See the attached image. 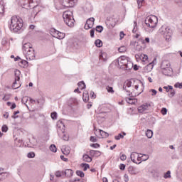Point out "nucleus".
<instances>
[{"instance_id":"nucleus-1","label":"nucleus","mask_w":182,"mask_h":182,"mask_svg":"<svg viewBox=\"0 0 182 182\" xmlns=\"http://www.w3.org/2000/svg\"><path fill=\"white\" fill-rule=\"evenodd\" d=\"M132 87H134V90L132 89V81H125L123 86V89L124 90H126V92H128L129 93L134 90V92H137L138 95H140V93H143V91L144 90V85L140 80H134Z\"/></svg>"},{"instance_id":"nucleus-2","label":"nucleus","mask_w":182,"mask_h":182,"mask_svg":"<svg viewBox=\"0 0 182 182\" xmlns=\"http://www.w3.org/2000/svg\"><path fill=\"white\" fill-rule=\"evenodd\" d=\"M22 26H23V21L19 17L12 16L10 24V29L13 31V32H18V31H21L22 29Z\"/></svg>"},{"instance_id":"nucleus-3","label":"nucleus","mask_w":182,"mask_h":182,"mask_svg":"<svg viewBox=\"0 0 182 182\" xmlns=\"http://www.w3.org/2000/svg\"><path fill=\"white\" fill-rule=\"evenodd\" d=\"M118 65L122 69H126V70H130L133 69V63L130 61V58L129 57H126L122 55L118 58Z\"/></svg>"},{"instance_id":"nucleus-4","label":"nucleus","mask_w":182,"mask_h":182,"mask_svg":"<svg viewBox=\"0 0 182 182\" xmlns=\"http://www.w3.org/2000/svg\"><path fill=\"white\" fill-rule=\"evenodd\" d=\"M63 18L68 26L72 27L75 25V18H73V13L72 11H65L63 14Z\"/></svg>"},{"instance_id":"nucleus-5","label":"nucleus","mask_w":182,"mask_h":182,"mask_svg":"<svg viewBox=\"0 0 182 182\" xmlns=\"http://www.w3.org/2000/svg\"><path fill=\"white\" fill-rule=\"evenodd\" d=\"M143 156H140V154H137V152H132L131 153V160L135 164H140L141 161H146V160H149V156H145V158H142Z\"/></svg>"},{"instance_id":"nucleus-6","label":"nucleus","mask_w":182,"mask_h":182,"mask_svg":"<svg viewBox=\"0 0 182 182\" xmlns=\"http://www.w3.org/2000/svg\"><path fill=\"white\" fill-rule=\"evenodd\" d=\"M159 22V18L156 16H150L146 18L145 24L148 28H156L157 26V23Z\"/></svg>"},{"instance_id":"nucleus-7","label":"nucleus","mask_w":182,"mask_h":182,"mask_svg":"<svg viewBox=\"0 0 182 182\" xmlns=\"http://www.w3.org/2000/svg\"><path fill=\"white\" fill-rule=\"evenodd\" d=\"M159 32L166 41H170V39H171V30L166 26H162L159 28Z\"/></svg>"},{"instance_id":"nucleus-8","label":"nucleus","mask_w":182,"mask_h":182,"mask_svg":"<svg viewBox=\"0 0 182 182\" xmlns=\"http://www.w3.org/2000/svg\"><path fill=\"white\" fill-rule=\"evenodd\" d=\"M21 75V71L16 70L15 71V80L13 83L12 87L13 89H19V87L21 86V77H19Z\"/></svg>"},{"instance_id":"nucleus-9","label":"nucleus","mask_w":182,"mask_h":182,"mask_svg":"<svg viewBox=\"0 0 182 182\" xmlns=\"http://www.w3.org/2000/svg\"><path fill=\"white\" fill-rule=\"evenodd\" d=\"M161 68L162 69V73L166 75H168L170 72H171V68H170V63L168 61H163Z\"/></svg>"},{"instance_id":"nucleus-10","label":"nucleus","mask_w":182,"mask_h":182,"mask_svg":"<svg viewBox=\"0 0 182 182\" xmlns=\"http://www.w3.org/2000/svg\"><path fill=\"white\" fill-rule=\"evenodd\" d=\"M59 2L65 8H72V6H75L76 0H59Z\"/></svg>"},{"instance_id":"nucleus-11","label":"nucleus","mask_w":182,"mask_h":182,"mask_svg":"<svg viewBox=\"0 0 182 182\" xmlns=\"http://www.w3.org/2000/svg\"><path fill=\"white\" fill-rule=\"evenodd\" d=\"M151 107L150 103H145L138 107V112L139 113H147Z\"/></svg>"},{"instance_id":"nucleus-12","label":"nucleus","mask_w":182,"mask_h":182,"mask_svg":"<svg viewBox=\"0 0 182 182\" xmlns=\"http://www.w3.org/2000/svg\"><path fill=\"white\" fill-rule=\"evenodd\" d=\"M65 125H63V128L61 129L60 127H58L57 129V132L58 134V136L61 137V139H63V140H65V141L69 140V136L65 134Z\"/></svg>"},{"instance_id":"nucleus-13","label":"nucleus","mask_w":182,"mask_h":182,"mask_svg":"<svg viewBox=\"0 0 182 182\" xmlns=\"http://www.w3.org/2000/svg\"><path fill=\"white\" fill-rule=\"evenodd\" d=\"M51 33L53 36L57 39H63L65 38V33L60 32L55 28L51 30Z\"/></svg>"},{"instance_id":"nucleus-14","label":"nucleus","mask_w":182,"mask_h":182,"mask_svg":"<svg viewBox=\"0 0 182 182\" xmlns=\"http://www.w3.org/2000/svg\"><path fill=\"white\" fill-rule=\"evenodd\" d=\"M27 60H33L35 59V49L31 48L27 53H24Z\"/></svg>"},{"instance_id":"nucleus-15","label":"nucleus","mask_w":182,"mask_h":182,"mask_svg":"<svg viewBox=\"0 0 182 182\" xmlns=\"http://www.w3.org/2000/svg\"><path fill=\"white\" fill-rule=\"evenodd\" d=\"M93 25H95V18L91 17L87 20L85 25V29H92V28H93Z\"/></svg>"},{"instance_id":"nucleus-16","label":"nucleus","mask_w":182,"mask_h":182,"mask_svg":"<svg viewBox=\"0 0 182 182\" xmlns=\"http://www.w3.org/2000/svg\"><path fill=\"white\" fill-rule=\"evenodd\" d=\"M33 48L32 47V44L31 43H26L23 45V54L28 53V50H31V49Z\"/></svg>"},{"instance_id":"nucleus-17","label":"nucleus","mask_w":182,"mask_h":182,"mask_svg":"<svg viewBox=\"0 0 182 182\" xmlns=\"http://www.w3.org/2000/svg\"><path fill=\"white\" fill-rule=\"evenodd\" d=\"M18 59H19L20 60V62L18 63V65L19 66H21V68H26L28 66V61L25 60H21L20 58H16V60H18Z\"/></svg>"},{"instance_id":"nucleus-18","label":"nucleus","mask_w":182,"mask_h":182,"mask_svg":"<svg viewBox=\"0 0 182 182\" xmlns=\"http://www.w3.org/2000/svg\"><path fill=\"white\" fill-rule=\"evenodd\" d=\"M128 172L129 173V174H132V176L139 174V171H137V170H136V168L133 166H129L128 168Z\"/></svg>"},{"instance_id":"nucleus-19","label":"nucleus","mask_w":182,"mask_h":182,"mask_svg":"<svg viewBox=\"0 0 182 182\" xmlns=\"http://www.w3.org/2000/svg\"><path fill=\"white\" fill-rule=\"evenodd\" d=\"M107 53L105 52H101L100 54V60H103V62L107 61Z\"/></svg>"},{"instance_id":"nucleus-20","label":"nucleus","mask_w":182,"mask_h":182,"mask_svg":"<svg viewBox=\"0 0 182 182\" xmlns=\"http://www.w3.org/2000/svg\"><path fill=\"white\" fill-rule=\"evenodd\" d=\"M64 174L65 177H68V178H70L73 176V171L72 169H66L64 171Z\"/></svg>"},{"instance_id":"nucleus-21","label":"nucleus","mask_w":182,"mask_h":182,"mask_svg":"<svg viewBox=\"0 0 182 182\" xmlns=\"http://www.w3.org/2000/svg\"><path fill=\"white\" fill-rule=\"evenodd\" d=\"M62 153H63L65 156H68L70 153V147L64 146L62 149Z\"/></svg>"},{"instance_id":"nucleus-22","label":"nucleus","mask_w":182,"mask_h":182,"mask_svg":"<svg viewBox=\"0 0 182 182\" xmlns=\"http://www.w3.org/2000/svg\"><path fill=\"white\" fill-rule=\"evenodd\" d=\"M82 160L87 163H90L92 161V158L87 154H84L82 156Z\"/></svg>"},{"instance_id":"nucleus-23","label":"nucleus","mask_w":182,"mask_h":182,"mask_svg":"<svg viewBox=\"0 0 182 182\" xmlns=\"http://www.w3.org/2000/svg\"><path fill=\"white\" fill-rule=\"evenodd\" d=\"M169 88V97H173L174 96V95H176V91H174V90H173V86L169 85L168 86Z\"/></svg>"},{"instance_id":"nucleus-24","label":"nucleus","mask_w":182,"mask_h":182,"mask_svg":"<svg viewBox=\"0 0 182 182\" xmlns=\"http://www.w3.org/2000/svg\"><path fill=\"white\" fill-rule=\"evenodd\" d=\"M153 70V63H149L148 64L145 68H144V70H146V72H151Z\"/></svg>"},{"instance_id":"nucleus-25","label":"nucleus","mask_w":182,"mask_h":182,"mask_svg":"<svg viewBox=\"0 0 182 182\" xmlns=\"http://www.w3.org/2000/svg\"><path fill=\"white\" fill-rule=\"evenodd\" d=\"M80 167L81 168H82L83 171H86L87 170V168H90V166L87 164H80Z\"/></svg>"},{"instance_id":"nucleus-26","label":"nucleus","mask_w":182,"mask_h":182,"mask_svg":"<svg viewBox=\"0 0 182 182\" xmlns=\"http://www.w3.org/2000/svg\"><path fill=\"white\" fill-rule=\"evenodd\" d=\"M95 43V46H97V48H102V46H103V43L102 42V40H100V39L96 40Z\"/></svg>"},{"instance_id":"nucleus-27","label":"nucleus","mask_w":182,"mask_h":182,"mask_svg":"<svg viewBox=\"0 0 182 182\" xmlns=\"http://www.w3.org/2000/svg\"><path fill=\"white\" fill-rule=\"evenodd\" d=\"M146 136L148 139H151L153 137V131L148 129L146 132Z\"/></svg>"},{"instance_id":"nucleus-28","label":"nucleus","mask_w":182,"mask_h":182,"mask_svg":"<svg viewBox=\"0 0 182 182\" xmlns=\"http://www.w3.org/2000/svg\"><path fill=\"white\" fill-rule=\"evenodd\" d=\"M78 87H80V89H81V90H83V89L86 88V85H85V82L81 81L80 82H78Z\"/></svg>"},{"instance_id":"nucleus-29","label":"nucleus","mask_w":182,"mask_h":182,"mask_svg":"<svg viewBox=\"0 0 182 182\" xmlns=\"http://www.w3.org/2000/svg\"><path fill=\"white\" fill-rule=\"evenodd\" d=\"M99 132H100L102 137H109V133H107L103 130H101V129H99Z\"/></svg>"},{"instance_id":"nucleus-30","label":"nucleus","mask_w":182,"mask_h":182,"mask_svg":"<svg viewBox=\"0 0 182 182\" xmlns=\"http://www.w3.org/2000/svg\"><path fill=\"white\" fill-rule=\"evenodd\" d=\"M50 150L53 153H56V151H58V149L56 148V146L55 144H51L50 146Z\"/></svg>"},{"instance_id":"nucleus-31","label":"nucleus","mask_w":182,"mask_h":182,"mask_svg":"<svg viewBox=\"0 0 182 182\" xmlns=\"http://www.w3.org/2000/svg\"><path fill=\"white\" fill-rule=\"evenodd\" d=\"M126 50H127V48H126V46H121L118 48L119 53H124Z\"/></svg>"},{"instance_id":"nucleus-32","label":"nucleus","mask_w":182,"mask_h":182,"mask_svg":"<svg viewBox=\"0 0 182 182\" xmlns=\"http://www.w3.org/2000/svg\"><path fill=\"white\" fill-rule=\"evenodd\" d=\"M141 60H142V62H146V60H147V59H149V56H147V55L146 54H142L140 56Z\"/></svg>"},{"instance_id":"nucleus-33","label":"nucleus","mask_w":182,"mask_h":182,"mask_svg":"<svg viewBox=\"0 0 182 182\" xmlns=\"http://www.w3.org/2000/svg\"><path fill=\"white\" fill-rule=\"evenodd\" d=\"M76 174L77 176H78V177H81V178L85 177V173H83V171H77Z\"/></svg>"},{"instance_id":"nucleus-34","label":"nucleus","mask_w":182,"mask_h":182,"mask_svg":"<svg viewBox=\"0 0 182 182\" xmlns=\"http://www.w3.org/2000/svg\"><path fill=\"white\" fill-rule=\"evenodd\" d=\"M4 6L2 0H0V14H4Z\"/></svg>"},{"instance_id":"nucleus-35","label":"nucleus","mask_w":182,"mask_h":182,"mask_svg":"<svg viewBox=\"0 0 182 182\" xmlns=\"http://www.w3.org/2000/svg\"><path fill=\"white\" fill-rule=\"evenodd\" d=\"M97 32H99L100 33H101V32H103V26H97L95 28Z\"/></svg>"},{"instance_id":"nucleus-36","label":"nucleus","mask_w":182,"mask_h":182,"mask_svg":"<svg viewBox=\"0 0 182 182\" xmlns=\"http://www.w3.org/2000/svg\"><path fill=\"white\" fill-rule=\"evenodd\" d=\"M171 172L170 171H168L165 174H164V178H170L171 177Z\"/></svg>"},{"instance_id":"nucleus-37","label":"nucleus","mask_w":182,"mask_h":182,"mask_svg":"<svg viewBox=\"0 0 182 182\" xmlns=\"http://www.w3.org/2000/svg\"><path fill=\"white\" fill-rule=\"evenodd\" d=\"M50 116L53 120H56V119H58V113L56 112H52Z\"/></svg>"},{"instance_id":"nucleus-38","label":"nucleus","mask_w":182,"mask_h":182,"mask_svg":"<svg viewBox=\"0 0 182 182\" xmlns=\"http://www.w3.org/2000/svg\"><path fill=\"white\" fill-rule=\"evenodd\" d=\"M27 157H28V159H33L35 157V152H29L27 154Z\"/></svg>"},{"instance_id":"nucleus-39","label":"nucleus","mask_w":182,"mask_h":182,"mask_svg":"<svg viewBox=\"0 0 182 182\" xmlns=\"http://www.w3.org/2000/svg\"><path fill=\"white\" fill-rule=\"evenodd\" d=\"M107 90L108 93H114V90H113V87H107Z\"/></svg>"},{"instance_id":"nucleus-40","label":"nucleus","mask_w":182,"mask_h":182,"mask_svg":"<svg viewBox=\"0 0 182 182\" xmlns=\"http://www.w3.org/2000/svg\"><path fill=\"white\" fill-rule=\"evenodd\" d=\"M144 0H137L138 8H141Z\"/></svg>"},{"instance_id":"nucleus-41","label":"nucleus","mask_w":182,"mask_h":182,"mask_svg":"<svg viewBox=\"0 0 182 182\" xmlns=\"http://www.w3.org/2000/svg\"><path fill=\"white\" fill-rule=\"evenodd\" d=\"M1 131L6 133L8 132V127L6 125H3L1 127Z\"/></svg>"},{"instance_id":"nucleus-42","label":"nucleus","mask_w":182,"mask_h":182,"mask_svg":"<svg viewBox=\"0 0 182 182\" xmlns=\"http://www.w3.org/2000/svg\"><path fill=\"white\" fill-rule=\"evenodd\" d=\"M90 141H92V143H96V141H97V138H96V136H90Z\"/></svg>"},{"instance_id":"nucleus-43","label":"nucleus","mask_w":182,"mask_h":182,"mask_svg":"<svg viewBox=\"0 0 182 182\" xmlns=\"http://www.w3.org/2000/svg\"><path fill=\"white\" fill-rule=\"evenodd\" d=\"M161 114H163L164 116H165V114H167V109L163 107L161 110Z\"/></svg>"},{"instance_id":"nucleus-44","label":"nucleus","mask_w":182,"mask_h":182,"mask_svg":"<svg viewBox=\"0 0 182 182\" xmlns=\"http://www.w3.org/2000/svg\"><path fill=\"white\" fill-rule=\"evenodd\" d=\"M124 136L122 134H119L117 136H115V140H120V139H123Z\"/></svg>"},{"instance_id":"nucleus-45","label":"nucleus","mask_w":182,"mask_h":182,"mask_svg":"<svg viewBox=\"0 0 182 182\" xmlns=\"http://www.w3.org/2000/svg\"><path fill=\"white\" fill-rule=\"evenodd\" d=\"M90 147H93L94 149H99V147H100V144H90Z\"/></svg>"},{"instance_id":"nucleus-46","label":"nucleus","mask_w":182,"mask_h":182,"mask_svg":"<svg viewBox=\"0 0 182 182\" xmlns=\"http://www.w3.org/2000/svg\"><path fill=\"white\" fill-rule=\"evenodd\" d=\"M174 87H178V89H182V82H177L174 85Z\"/></svg>"},{"instance_id":"nucleus-47","label":"nucleus","mask_w":182,"mask_h":182,"mask_svg":"<svg viewBox=\"0 0 182 182\" xmlns=\"http://www.w3.org/2000/svg\"><path fill=\"white\" fill-rule=\"evenodd\" d=\"M16 114H19V111L14 112V115L11 116L12 119H18V116Z\"/></svg>"},{"instance_id":"nucleus-48","label":"nucleus","mask_w":182,"mask_h":182,"mask_svg":"<svg viewBox=\"0 0 182 182\" xmlns=\"http://www.w3.org/2000/svg\"><path fill=\"white\" fill-rule=\"evenodd\" d=\"M90 96L92 99H96V95H95V92L93 91L90 92Z\"/></svg>"},{"instance_id":"nucleus-49","label":"nucleus","mask_w":182,"mask_h":182,"mask_svg":"<svg viewBox=\"0 0 182 182\" xmlns=\"http://www.w3.org/2000/svg\"><path fill=\"white\" fill-rule=\"evenodd\" d=\"M143 43H150V38H145V39L143 41Z\"/></svg>"},{"instance_id":"nucleus-50","label":"nucleus","mask_w":182,"mask_h":182,"mask_svg":"<svg viewBox=\"0 0 182 182\" xmlns=\"http://www.w3.org/2000/svg\"><path fill=\"white\" fill-rule=\"evenodd\" d=\"M136 50H138V52H140V50H143V47H141L140 45H137L136 46Z\"/></svg>"},{"instance_id":"nucleus-51","label":"nucleus","mask_w":182,"mask_h":182,"mask_svg":"<svg viewBox=\"0 0 182 182\" xmlns=\"http://www.w3.org/2000/svg\"><path fill=\"white\" fill-rule=\"evenodd\" d=\"M55 176H57V177H62V173L59 171H57L55 173Z\"/></svg>"},{"instance_id":"nucleus-52","label":"nucleus","mask_w":182,"mask_h":182,"mask_svg":"<svg viewBox=\"0 0 182 182\" xmlns=\"http://www.w3.org/2000/svg\"><path fill=\"white\" fill-rule=\"evenodd\" d=\"M91 38H95V28L90 30V31Z\"/></svg>"},{"instance_id":"nucleus-53","label":"nucleus","mask_w":182,"mask_h":182,"mask_svg":"<svg viewBox=\"0 0 182 182\" xmlns=\"http://www.w3.org/2000/svg\"><path fill=\"white\" fill-rule=\"evenodd\" d=\"M120 159L122 161H124V160H126V159H127V156H126V154H123L121 156Z\"/></svg>"},{"instance_id":"nucleus-54","label":"nucleus","mask_w":182,"mask_h":182,"mask_svg":"<svg viewBox=\"0 0 182 182\" xmlns=\"http://www.w3.org/2000/svg\"><path fill=\"white\" fill-rule=\"evenodd\" d=\"M150 92H151V96H156L157 95V91L156 90H151Z\"/></svg>"},{"instance_id":"nucleus-55","label":"nucleus","mask_w":182,"mask_h":182,"mask_svg":"<svg viewBox=\"0 0 182 182\" xmlns=\"http://www.w3.org/2000/svg\"><path fill=\"white\" fill-rule=\"evenodd\" d=\"M102 152H100V151H95V157H99V156H101Z\"/></svg>"},{"instance_id":"nucleus-56","label":"nucleus","mask_w":182,"mask_h":182,"mask_svg":"<svg viewBox=\"0 0 182 182\" xmlns=\"http://www.w3.org/2000/svg\"><path fill=\"white\" fill-rule=\"evenodd\" d=\"M124 181L125 182H128V181H129V176H128L127 174H125V175L124 176Z\"/></svg>"},{"instance_id":"nucleus-57","label":"nucleus","mask_w":182,"mask_h":182,"mask_svg":"<svg viewBox=\"0 0 182 182\" xmlns=\"http://www.w3.org/2000/svg\"><path fill=\"white\" fill-rule=\"evenodd\" d=\"M3 100H4V102L9 100V95H4Z\"/></svg>"},{"instance_id":"nucleus-58","label":"nucleus","mask_w":182,"mask_h":182,"mask_svg":"<svg viewBox=\"0 0 182 182\" xmlns=\"http://www.w3.org/2000/svg\"><path fill=\"white\" fill-rule=\"evenodd\" d=\"M120 39L122 40L123 38H124V33L123 31H121L119 33Z\"/></svg>"},{"instance_id":"nucleus-59","label":"nucleus","mask_w":182,"mask_h":182,"mask_svg":"<svg viewBox=\"0 0 182 182\" xmlns=\"http://www.w3.org/2000/svg\"><path fill=\"white\" fill-rule=\"evenodd\" d=\"M120 170H124L126 168V165L124 164H121L119 166Z\"/></svg>"},{"instance_id":"nucleus-60","label":"nucleus","mask_w":182,"mask_h":182,"mask_svg":"<svg viewBox=\"0 0 182 182\" xmlns=\"http://www.w3.org/2000/svg\"><path fill=\"white\" fill-rule=\"evenodd\" d=\"M128 102V103H129L130 105H133V100L132 98H128V100H127Z\"/></svg>"},{"instance_id":"nucleus-61","label":"nucleus","mask_w":182,"mask_h":182,"mask_svg":"<svg viewBox=\"0 0 182 182\" xmlns=\"http://www.w3.org/2000/svg\"><path fill=\"white\" fill-rule=\"evenodd\" d=\"M60 159H61V160H63V161H68V159L65 158L64 156H60Z\"/></svg>"},{"instance_id":"nucleus-62","label":"nucleus","mask_w":182,"mask_h":182,"mask_svg":"<svg viewBox=\"0 0 182 182\" xmlns=\"http://www.w3.org/2000/svg\"><path fill=\"white\" fill-rule=\"evenodd\" d=\"M90 153L91 154V156H95V153H96V151L95 150H90Z\"/></svg>"},{"instance_id":"nucleus-63","label":"nucleus","mask_w":182,"mask_h":182,"mask_svg":"<svg viewBox=\"0 0 182 182\" xmlns=\"http://www.w3.org/2000/svg\"><path fill=\"white\" fill-rule=\"evenodd\" d=\"M4 117H5V119H8V117H9V113L6 112V113L4 114Z\"/></svg>"},{"instance_id":"nucleus-64","label":"nucleus","mask_w":182,"mask_h":182,"mask_svg":"<svg viewBox=\"0 0 182 182\" xmlns=\"http://www.w3.org/2000/svg\"><path fill=\"white\" fill-rule=\"evenodd\" d=\"M70 182H80L79 179H72Z\"/></svg>"}]
</instances>
